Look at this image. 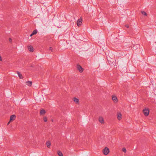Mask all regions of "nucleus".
Wrapping results in <instances>:
<instances>
[{
	"label": "nucleus",
	"mask_w": 156,
	"mask_h": 156,
	"mask_svg": "<svg viewBox=\"0 0 156 156\" xmlns=\"http://www.w3.org/2000/svg\"><path fill=\"white\" fill-rule=\"evenodd\" d=\"M108 62L111 66H115V60L114 56L111 53H109L106 56Z\"/></svg>",
	"instance_id": "1"
},
{
	"label": "nucleus",
	"mask_w": 156,
	"mask_h": 156,
	"mask_svg": "<svg viewBox=\"0 0 156 156\" xmlns=\"http://www.w3.org/2000/svg\"><path fill=\"white\" fill-rule=\"evenodd\" d=\"M109 152V150L108 148L105 147L103 150V154L105 155H107Z\"/></svg>",
	"instance_id": "2"
},
{
	"label": "nucleus",
	"mask_w": 156,
	"mask_h": 156,
	"mask_svg": "<svg viewBox=\"0 0 156 156\" xmlns=\"http://www.w3.org/2000/svg\"><path fill=\"white\" fill-rule=\"evenodd\" d=\"M149 110L148 109H144L143 110V112L144 115L146 116H147L149 113Z\"/></svg>",
	"instance_id": "3"
},
{
	"label": "nucleus",
	"mask_w": 156,
	"mask_h": 156,
	"mask_svg": "<svg viewBox=\"0 0 156 156\" xmlns=\"http://www.w3.org/2000/svg\"><path fill=\"white\" fill-rule=\"evenodd\" d=\"M98 121L102 124H104L105 123L103 118L101 116L99 117Z\"/></svg>",
	"instance_id": "4"
},
{
	"label": "nucleus",
	"mask_w": 156,
	"mask_h": 156,
	"mask_svg": "<svg viewBox=\"0 0 156 156\" xmlns=\"http://www.w3.org/2000/svg\"><path fill=\"white\" fill-rule=\"evenodd\" d=\"M82 22V20L81 19H78L77 21V25L79 27L80 25H81V24Z\"/></svg>",
	"instance_id": "5"
},
{
	"label": "nucleus",
	"mask_w": 156,
	"mask_h": 156,
	"mask_svg": "<svg viewBox=\"0 0 156 156\" xmlns=\"http://www.w3.org/2000/svg\"><path fill=\"white\" fill-rule=\"evenodd\" d=\"M16 118V115H12L10 117V122H11L14 120Z\"/></svg>",
	"instance_id": "6"
},
{
	"label": "nucleus",
	"mask_w": 156,
	"mask_h": 156,
	"mask_svg": "<svg viewBox=\"0 0 156 156\" xmlns=\"http://www.w3.org/2000/svg\"><path fill=\"white\" fill-rule=\"evenodd\" d=\"M117 119L119 120H120L122 119V115L121 113H117Z\"/></svg>",
	"instance_id": "7"
},
{
	"label": "nucleus",
	"mask_w": 156,
	"mask_h": 156,
	"mask_svg": "<svg viewBox=\"0 0 156 156\" xmlns=\"http://www.w3.org/2000/svg\"><path fill=\"white\" fill-rule=\"evenodd\" d=\"M112 100L115 102H116L117 101V98L116 96H113L112 98Z\"/></svg>",
	"instance_id": "8"
},
{
	"label": "nucleus",
	"mask_w": 156,
	"mask_h": 156,
	"mask_svg": "<svg viewBox=\"0 0 156 156\" xmlns=\"http://www.w3.org/2000/svg\"><path fill=\"white\" fill-rule=\"evenodd\" d=\"M45 113L46 112L45 110L44 109H42L41 110L40 114L41 115H44Z\"/></svg>",
	"instance_id": "9"
},
{
	"label": "nucleus",
	"mask_w": 156,
	"mask_h": 156,
	"mask_svg": "<svg viewBox=\"0 0 156 156\" xmlns=\"http://www.w3.org/2000/svg\"><path fill=\"white\" fill-rule=\"evenodd\" d=\"M17 74L18 75V76L19 77V78L20 79H23V77L22 76V75L19 72L17 71Z\"/></svg>",
	"instance_id": "10"
},
{
	"label": "nucleus",
	"mask_w": 156,
	"mask_h": 156,
	"mask_svg": "<svg viewBox=\"0 0 156 156\" xmlns=\"http://www.w3.org/2000/svg\"><path fill=\"white\" fill-rule=\"evenodd\" d=\"M26 84L29 87L32 85V82L30 81H28L26 82Z\"/></svg>",
	"instance_id": "11"
},
{
	"label": "nucleus",
	"mask_w": 156,
	"mask_h": 156,
	"mask_svg": "<svg viewBox=\"0 0 156 156\" xmlns=\"http://www.w3.org/2000/svg\"><path fill=\"white\" fill-rule=\"evenodd\" d=\"M28 49L29 51L30 52H33L34 51V48L32 46H29L28 47Z\"/></svg>",
	"instance_id": "12"
},
{
	"label": "nucleus",
	"mask_w": 156,
	"mask_h": 156,
	"mask_svg": "<svg viewBox=\"0 0 156 156\" xmlns=\"http://www.w3.org/2000/svg\"><path fill=\"white\" fill-rule=\"evenodd\" d=\"M46 145H47V147H48V148H50V146H51V142L50 141H48L46 143Z\"/></svg>",
	"instance_id": "13"
},
{
	"label": "nucleus",
	"mask_w": 156,
	"mask_h": 156,
	"mask_svg": "<svg viewBox=\"0 0 156 156\" xmlns=\"http://www.w3.org/2000/svg\"><path fill=\"white\" fill-rule=\"evenodd\" d=\"M73 101H74L75 102V103H76V104H79V100L77 98H74Z\"/></svg>",
	"instance_id": "14"
},
{
	"label": "nucleus",
	"mask_w": 156,
	"mask_h": 156,
	"mask_svg": "<svg viewBox=\"0 0 156 156\" xmlns=\"http://www.w3.org/2000/svg\"><path fill=\"white\" fill-rule=\"evenodd\" d=\"M58 154L59 156H63L62 152L60 151H58Z\"/></svg>",
	"instance_id": "15"
},
{
	"label": "nucleus",
	"mask_w": 156,
	"mask_h": 156,
	"mask_svg": "<svg viewBox=\"0 0 156 156\" xmlns=\"http://www.w3.org/2000/svg\"><path fill=\"white\" fill-rule=\"evenodd\" d=\"M141 13L143 15H145V16H147V14L144 11H142L141 12Z\"/></svg>",
	"instance_id": "16"
},
{
	"label": "nucleus",
	"mask_w": 156,
	"mask_h": 156,
	"mask_svg": "<svg viewBox=\"0 0 156 156\" xmlns=\"http://www.w3.org/2000/svg\"><path fill=\"white\" fill-rule=\"evenodd\" d=\"M37 30H35L32 32V34H34V35L36 34L37 33Z\"/></svg>",
	"instance_id": "17"
},
{
	"label": "nucleus",
	"mask_w": 156,
	"mask_h": 156,
	"mask_svg": "<svg viewBox=\"0 0 156 156\" xmlns=\"http://www.w3.org/2000/svg\"><path fill=\"white\" fill-rule=\"evenodd\" d=\"M77 70L80 73H82L84 70V69H77Z\"/></svg>",
	"instance_id": "18"
},
{
	"label": "nucleus",
	"mask_w": 156,
	"mask_h": 156,
	"mask_svg": "<svg viewBox=\"0 0 156 156\" xmlns=\"http://www.w3.org/2000/svg\"><path fill=\"white\" fill-rule=\"evenodd\" d=\"M122 151L123 152H124L125 153H126V150L125 148L123 147L122 149Z\"/></svg>",
	"instance_id": "19"
},
{
	"label": "nucleus",
	"mask_w": 156,
	"mask_h": 156,
	"mask_svg": "<svg viewBox=\"0 0 156 156\" xmlns=\"http://www.w3.org/2000/svg\"><path fill=\"white\" fill-rule=\"evenodd\" d=\"M44 121L45 122H46L47 121V118L46 117H44L43 118Z\"/></svg>",
	"instance_id": "20"
},
{
	"label": "nucleus",
	"mask_w": 156,
	"mask_h": 156,
	"mask_svg": "<svg viewBox=\"0 0 156 156\" xmlns=\"http://www.w3.org/2000/svg\"><path fill=\"white\" fill-rule=\"evenodd\" d=\"M49 50L51 51V52H53L54 49L52 47H50L49 48Z\"/></svg>",
	"instance_id": "21"
},
{
	"label": "nucleus",
	"mask_w": 156,
	"mask_h": 156,
	"mask_svg": "<svg viewBox=\"0 0 156 156\" xmlns=\"http://www.w3.org/2000/svg\"><path fill=\"white\" fill-rule=\"evenodd\" d=\"M77 68H82V67L79 65H77Z\"/></svg>",
	"instance_id": "22"
},
{
	"label": "nucleus",
	"mask_w": 156,
	"mask_h": 156,
	"mask_svg": "<svg viewBox=\"0 0 156 156\" xmlns=\"http://www.w3.org/2000/svg\"><path fill=\"white\" fill-rule=\"evenodd\" d=\"M31 67H33V68H34V67H35V66H34V65H32L31 66ZM37 68H38V67H37Z\"/></svg>",
	"instance_id": "23"
},
{
	"label": "nucleus",
	"mask_w": 156,
	"mask_h": 156,
	"mask_svg": "<svg viewBox=\"0 0 156 156\" xmlns=\"http://www.w3.org/2000/svg\"><path fill=\"white\" fill-rule=\"evenodd\" d=\"M125 27L127 28H128L129 27V26L128 25H125Z\"/></svg>",
	"instance_id": "24"
},
{
	"label": "nucleus",
	"mask_w": 156,
	"mask_h": 156,
	"mask_svg": "<svg viewBox=\"0 0 156 156\" xmlns=\"http://www.w3.org/2000/svg\"><path fill=\"white\" fill-rule=\"evenodd\" d=\"M9 40L10 42H11L12 41V40L11 38H9Z\"/></svg>",
	"instance_id": "25"
},
{
	"label": "nucleus",
	"mask_w": 156,
	"mask_h": 156,
	"mask_svg": "<svg viewBox=\"0 0 156 156\" xmlns=\"http://www.w3.org/2000/svg\"><path fill=\"white\" fill-rule=\"evenodd\" d=\"M34 34H32H32H30V37H31Z\"/></svg>",
	"instance_id": "26"
},
{
	"label": "nucleus",
	"mask_w": 156,
	"mask_h": 156,
	"mask_svg": "<svg viewBox=\"0 0 156 156\" xmlns=\"http://www.w3.org/2000/svg\"><path fill=\"white\" fill-rule=\"evenodd\" d=\"M10 122V121H9L8 122V124H7V125H8L9 124V123Z\"/></svg>",
	"instance_id": "27"
}]
</instances>
